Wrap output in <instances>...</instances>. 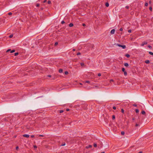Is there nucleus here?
Returning a JSON list of instances; mask_svg holds the SVG:
<instances>
[{"label":"nucleus","mask_w":153,"mask_h":153,"mask_svg":"<svg viewBox=\"0 0 153 153\" xmlns=\"http://www.w3.org/2000/svg\"><path fill=\"white\" fill-rule=\"evenodd\" d=\"M85 82H86V83H90V82L89 81H86Z\"/></svg>","instance_id":"nucleus-29"},{"label":"nucleus","mask_w":153,"mask_h":153,"mask_svg":"<svg viewBox=\"0 0 153 153\" xmlns=\"http://www.w3.org/2000/svg\"><path fill=\"white\" fill-rule=\"evenodd\" d=\"M92 147V145H89L88 146H87L86 147V148H87V149H88V148H91Z\"/></svg>","instance_id":"nucleus-5"},{"label":"nucleus","mask_w":153,"mask_h":153,"mask_svg":"<svg viewBox=\"0 0 153 153\" xmlns=\"http://www.w3.org/2000/svg\"><path fill=\"white\" fill-rule=\"evenodd\" d=\"M150 10L152 11V8L151 7H150L149 8Z\"/></svg>","instance_id":"nucleus-34"},{"label":"nucleus","mask_w":153,"mask_h":153,"mask_svg":"<svg viewBox=\"0 0 153 153\" xmlns=\"http://www.w3.org/2000/svg\"><path fill=\"white\" fill-rule=\"evenodd\" d=\"M152 90H153V88H152Z\"/></svg>","instance_id":"nucleus-60"},{"label":"nucleus","mask_w":153,"mask_h":153,"mask_svg":"<svg viewBox=\"0 0 153 153\" xmlns=\"http://www.w3.org/2000/svg\"><path fill=\"white\" fill-rule=\"evenodd\" d=\"M121 112L122 113H124V110L123 109H121Z\"/></svg>","instance_id":"nucleus-27"},{"label":"nucleus","mask_w":153,"mask_h":153,"mask_svg":"<svg viewBox=\"0 0 153 153\" xmlns=\"http://www.w3.org/2000/svg\"><path fill=\"white\" fill-rule=\"evenodd\" d=\"M124 64L125 66L126 67H128L129 65L127 63H124Z\"/></svg>","instance_id":"nucleus-6"},{"label":"nucleus","mask_w":153,"mask_h":153,"mask_svg":"<svg viewBox=\"0 0 153 153\" xmlns=\"http://www.w3.org/2000/svg\"><path fill=\"white\" fill-rule=\"evenodd\" d=\"M114 81V80L113 79H111L110 81V82H113Z\"/></svg>","instance_id":"nucleus-33"},{"label":"nucleus","mask_w":153,"mask_h":153,"mask_svg":"<svg viewBox=\"0 0 153 153\" xmlns=\"http://www.w3.org/2000/svg\"><path fill=\"white\" fill-rule=\"evenodd\" d=\"M31 137L33 138V137H34V135H31Z\"/></svg>","instance_id":"nucleus-47"},{"label":"nucleus","mask_w":153,"mask_h":153,"mask_svg":"<svg viewBox=\"0 0 153 153\" xmlns=\"http://www.w3.org/2000/svg\"><path fill=\"white\" fill-rule=\"evenodd\" d=\"M65 22L64 21H62L61 22V24H63L65 23Z\"/></svg>","instance_id":"nucleus-28"},{"label":"nucleus","mask_w":153,"mask_h":153,"mask_svg":"<svg viewBox=\"0 0 153 153\" xmlns=\"http://www.w3.org/2000/svg\"><path fill=\"white\" fill-rule=\"evenodd\" d=\"M138 153H142V152L141 151H140Z\"/></svg>","instance_id":"nucleus-56"},{"label":"nucleus","mask_w":153,"mask_h":153,"mask_svg":"<svg viewBox=\"0 0 153 153\" xmlns=\"http://www.w3.org/2000/svg\"><path fill=\"white\" fill-rule=\"evenodd\" d=\"M145 62L147 64H149V63L150 62L149 60H146L145 61Z\"/></svg>","instance_id":"nucleus-7"},{"label":"nucleus","mask_w":153,"mask_h":153,"mask_svg":"<svg viewBox=\"0 0 153 153\" xmlns=\"http://www.w3.org/2000/svg\"><path fill=\"white\" fill-rule=\"evenodd\" d=\"M113 108L115 110V109H116V107H115V106H114V107H113Z\"/></svg>","instance_id":"nucleus-39"},{"label":"nucleus","mask_w":153,"mask_h":153,"mask_svg":"<svg viewBox=\"0 0 153 153\" xmlns=\"http://www.w3.org/2000/svg\"><path fill=\"white\" fill-rule=\"evenodd\" d=\"M105 5L106 7H108L109 6V3L108 2H107L105 4Z\"/></svg>","instance_id":"nucleus-8"},{"label":"nucleus","mask_w":153,"mask_h":153,"mask_svg":"<svg viewBox=\"0 0 153 153\" xmlns=\"http://www.w3.org/2000/svg\"><path fill=\"white\" fill-rule=\"evenodd\" d=\"M80 54V52H78L77 53V55H79Z\"/></svg>","instance_id":"nucleus-38"},{"label":"nucleus","mask_w":153,"mask_h":153,"mask_svg":"<svg viewBox=\"0 0 153 153\" xmlns=\"http://www.w3.org/2000/svg\"><path fill=\"white\" fill-rule=\"evenodd\" d=\"M125 56H126V57H127V58H129L130 56L129 54H126L125 55Z\"/></svg>","instance_id":"nucleus-9"},{"label":"nucleus","mask_w":153,"mask_h":153,"mask_svg":"<svg viewBox=\"0 0 153 153\" xmlns=\"http://www.w3.org/2000/svg\"><path fill=\"white\" fill-rule=\"evenodd\" d=\"M73 51H76V50H75V49H73Z\"/></svg>","instance_id":"nucleus-54"},{"label":"nucleus","mask_w":153,"mask_h":153,"mask_svg":"<svg viewBox=\"0 0 153 153\" xmlns=\"http://www.w3.org/2000/svg\"><path fill=\"white\" fill-rule=\"evenodd\" d=\"M48 76L49 77H51V75H48Z\"/></svg>","instance_id":"nucleus-53"},{"label":"nucleus","mask_w":153,"mask_h":153,"mask_svg":"<svg viewBox=\"0 0 153 153\" xmlns=\"http://www.w3.org/2000/svg\"><path fill=\"white\" fill-rule=\"evenodd\" d=\"M98 76H101V74L100 73H99V74H98Z\"/></svg>","instance_id":"nucleus-30"},{"label":"nucleus","mask_w":153,"mask_h":153,"mask_svg":"<svg viewBox=\"0 0 153 153\" xmlns=\"http://www.w3.org/2000/svg\"><path fill=\"white\" fill-rule=\"evenodd\" d=\"M39 6V4H36V7H38Z\"/></svg>","instance_id":"nucleus-36"},{"label":"nucleus","mask_w":153,"mask_h":153,"mask_svg":"<svg viewBox=\"0 0 153 153\" xmlns=\"http://www.w3.org/2000/svg\"><path fill=\"white\" fill-rule=\"evenodd\" d=\"M23 136L24 137H27V138H28L29 137V135L27 134H24L23 135Z\"/></svg>","instance_id":"nucleus-4"},{"label":"nucleus","mask_w":153,"mask_h":153,"mask_svg":"<svg viewBox=\"0 0 153 153\" xmlns=\"http://www.w3.org/2000/svg\"><path fill=\"white\" fill-rule=\"evenodd\" d=\"M133 106H135V107H136L137 106V105L135 104H134L133 105Z\"/></svg>","instance_id":"nucleus-48"},{"label":"nucleus","mask_w":153,"mask_h":153,"mask_svg":"<svg viewBox=\"0 0 153 153\" xmlns=\"http://www.w3.org/2000/svg\"><path fill=\"white\" fill-rule=\"evenodd\" d=\"M122 71L123 72H124L125 71V69L124 68H122Z\"/></svg>","instance_id":"nucleus-16"},{"label":"nucleus","mask_w":153,"mask_h":153,"mask_svg":"<svg viewBox=\"0 0 153 153\" xmlns=\"http://www.w3.org/2000/svg\"><path fill=\"white\" fill-rule=\"evenodd\" d=\"M124 134H125V132L124 131H121V134L122 135H124Z\"/></svg>","instance_id":"nucleus-17"},{"label":"nucleus","mask_w":153,"mask_h":153,"mask_svg":"<svg viewBox=\"0 0 153 153\" xmlns=\"http://www.w3.org/2000/svg\"><path fill=\"white\" fill-rule=\"evenodd\" d=\"M135 112L136 113H138L139 112V110L138 109H136L135 110Z\"/></svg>","instance_id":"nucleus-15"},{"label":"nucleus","mask_w":153,"mask_h":153,"mask_svg":"<svg viewBox=\"0 0 153 153\" xmlns=\"http://www.w3.org/2000/svg\"><path fill=\"white\" fill-rule=\"evenodd\" d=\"M145 5L146 6H147L148 5V4L147 3H145Z\"/></svg>","instance_id":"nucleus-26"},{"label":"nucleus","mask_w":153,"mask_h":153,"mask_svg":"<svg viewBox=\"0 0 153 153\" xmlns=\"http://www.w3.org/2000/svg\"><path fill=\"white\" fill-rule=\"evenodd\" d=\"M15 50H13L10 51V53H13L15 52Z\"/></svg>","instance_id":"nucleus-18"},{"label":"nucleus","mask_w":153,"mask_h":153,"mask_svg":"<svg viewBox=\"0 0 153 153\" xmlns=\"http://www.w3.org/2000/svg\"><path fill=\"white\" fill-rule=\"evenodd\" d=\"M19 53H14L15 54V56H17L18 54Z\"/></svg>","instance_id":"nucleus-21"},{"label":"nucleus","mask_w":153,"mask_h":153,"mask_svg":"<svg viewBox=\"0 0 153 153\" xmlns=\"http://www.w3.org/2000/svg\"><path fill=\"white\" fill-rule=\"evenodd\" d=\"M13 36V35L11 34L9 36V37L10 38H11Z\"/></svg>","instance_id":"nucleus-22"},{"label":"nucleus","mask_w":153,"mask_h":153,"mask_svg":"<svg viewBox=\"0 0 153 153\" xmlns=\"http://www.w3.org/2000/svg\"><path fill=\"white\" fill-rule=\"evenodd\" d=\"M69 109H67L66 111H69Z\"/></svg>","instance_id":"nucleus-55"},{"label":"nucleus","mask_w":153,"mask_h":153,"mask_svg":"<svg viewBox=\"0 0 153 153\" xmlns=\"http://www.w3.org/2000/svg\"><path fill=\"white\" fill-rule=\"evenodd\" d=\"M65 145V143H63V144H62L61 146H64Z\"/></svg>","instance_id":"nucleus-41"},{"label":"nucleus","mask_w":153,"mask_h":153,"mask_svg":"<svg viewBox=\"0 0 153 153\" xmlns=\"http://www.w3.org/2000/svg\"><path fill=\"white\" fill-rule=\"evenodd\" d=\"M115 30L114 29H112L110 33L111 34H113L114 33Z\"/></svg>","instance_id":"nucleus-3"},{"label":"nucleus","mask_w":153,"mask_h":153,"mask_svg":"<svg viewBox=\"0 0 153 153\" xmlns=\"http://www.w3.org/2000/svg\"><path fill=\"white\" fill-rule=\"evenodd\" d=\"M124 75L125 76H127V72L126 71L124 72Z\"/></svg>","instance_id":"nucleus-12"},{"label":"nucleus","mask_w":153,"mask_h":153,"mask_svg":"<svg viewBox=\"0 0 153 153\" xmlns=\"http://www.w3.org/2000/svg\"><path fill=\"white\" fill-rule=\"evenodd\" d=\"M63 112V110H61L59 112L60 113H62Z\"/></svg>","instance_id":"nucleus-31"},{"label":"nucleus","mask_w":153,"mask_h":153,"mask_svg":"<svg viewBox=\"0 0 153 153\" xmlns=\"http://www.w3.org/2000/svg\"><path fill=\"white\" fill-rule=\"evenodd\" d=\"M62 71H63V70L62 69H60L59 70V72L60 73H62Z\"/></svg>","instance_id":"nucleus-11"},{"label":"nucleus","mask_w":153,"mask_h":153,"mask_svg":"<svg viewBox=\"0 0 153 153\" xmlns=\"http://www.w3.org/2000/svg\"><path fill=\"white\" fill-rule=\"evenodd\" d=\"M34 148H37V146H34Z\"/></svg>","instance_id":"nucleus-49"},{"label":"nucleus","mask_w":153,"mask_h":153,"mask_svg":"<svg viewBox=\"0 0 153 153\" xmlns=\"http://www.w3.org/2000/svg\"><path fill=\"white\" fill-rule=\"evenodd\" d=\"M141 113L142 114H145V112L144 111H142Z\"/></svg>","instance_id":"nucleus-13"},{"label":"nucleus","mask_w":153,"mask_h":153,"mask_svg":"<svg viewBox=\"0 0 153 153\" xmlns=\"http://www.w3.org/2000/svg\"><path fill=\"white\" fill-rule=\"evenodd\" d=\"M48 4H51V1H48Z\"/></svg>","instance_id":"nucleus-25"},{"label":"nucleus","mask_w":153,"mask_h":153,"mask_svg":"<svg viewBox=\"0 0 153 153\" xmlns=\"http://www.w3.org/2000/svg\"><path fill=\"white\" fill-rule=\"evenodd\" d=\"M116 45L119 47H121L123 49H125L126 48V47L125 45H121L118 44H117Z\"/></svg>","instance_id":"nucleus-1"},{"label":"nucleus","mask_w":153,"mask_h":153,"mask_svg":"<svg viewBox=\"0 0 153 153\" xmlns=\"http://www.w3.org/2000/svg\"><path fill=\"white\" fill-rule=\"evenodd\" d=\"M18 148H19V147H18V146H17V147H16V150H17V149H18Z\"/></svg>","instance_id":"nucleus-52"},{"label":"nucleus","mask_w":153,"mask_h":153,"mask_svg":"<svg viewBox=\"0 0 153 153\" xmlns=\"http://www.w3.org/2000/svg\"><path fill=\"white\" fill-rule=\"evenodd\" d=\"M94 145L95 147H97V144L96 143H94Z\"/></svg>","instance_id":"nucleus-20"},{"label":"nucleus","mask_w":153,"mask_h":153,"mask_svg":"<svg viewBox=\"0 0 153 153\" xmlns=\"http://www.w3.org/2000/svg\"><path fill=\"white\" fill-rule=\"evenodd\" d=\"M135 120V118H132V120Z\"/></svg>","instance_id":"nucleus-57"},{"label":"nucleus","mask_w":153,"mask_h":153,"mask_svg":"<svg viewBox=\"0 0 153 153\" xmlns=\"http://www.w3.org/2000/svg\"><path fill=\"white\" fill-rule=\"evenodd\" d=\"M11 51V50L10 49H9L8 50H7V52H8L9 51Z\"/></svg>","instance_id":"nucleus-35"},{"label":"nucleus","mask_w":153,"mask_h":153,"mask_svg":"<svg viewBox=\"0 0 153 153\" xmlns=\"http://www.w3.org/2000/svg\"><path fill=\"white\" fill-rule=\"evenodd\" d=\"M8 14L9 15H12V13L11 12H10L8 13Z\"/></svg>","instance_id":"nucleus-32"},{"label":"nucleus","mask_w":153,"mask_h":153,"mask_svg":"<svg viewBox=\"0 0 153 153\" xmlns=\"http://www.w3.org/2000/svg\"><path fill=\"white\" fill-rule=\"evenodd\" d=\"M128 33H130L131 32V30H128Z\"/></svg>","instance_id":"nucleus-37"},{"label":"nucleus","mask_w":153,"mask_h":153,"mask_svg":"<svg viewBox=\"0 0 153 153\" xmlns=\"http://www.w3.org/2000/svg\"><path fill=\"white\" fill-rule=\"evenodd\" d=\"M139 126V124H137V123H136V125H135V126H136V127H137V126Z\"/></svg>","instance_id":"nucleus-42"},{"label":"nucleus","mask_w":153,"mask_h":153,"mask_svg":"<svg viewBox=\"0 0 153 153\" xmlns=\"http://www.w3.org/2000/svg\"><path fill=\"white\" fill-rule=\"evenodd\" d=\"M129 8V7L128 6H126V8H127V9H128Z\"/></svg>","instance_id":"nucleus-45"},{"label":"nucleus","mask_w":153,"mask_h":153,"mask_svg":"<svg viewBox=\"0 0 153 153\" xmlns=\"http://www.w3.org/2000/svg\"><path fill=\"white\" fill-rule=\"evenodd\" d=\"M115 119V116L114 115H112V119L114 120Z\"/></svg>","instance_id":"nucleus-19"},{"label":"nucleus","mask_w":153,"mask_h":153,"mask_svg":"<svg viewBox=\"0 0 153 153\" xmlns=\"http://www.w3.org/2000/svg\"><path fill=\"white\" fill-rule=\"evenodd\" d=\"M60 153H62V152H61Z\"/></svg>","instance_id":"nucleus-61"},{"label":"nucleus","mask_w":153,"mask_h":153,"mask_svg":"<svg viewBox=\"0 0 153 153\" xmlns=\"http://www.w3.org/2000/svg\"><path fill=\"white\" fill-rule=\"evenodd\" d=\"M65 75H67L68 74V72L67 71H66L65 72Z\"/></svg>","instance_id":"nucleus-23"},{"label":"nucleus","mask_w":153,"mask_h":153,"mask_svg":"<svg viewBox=\"0 0 153 153\" xmlns=\"http://www.w3.org/2000/svg\"><path fill=\"white\" fill-rule=\"evenodd\" d=\"M123 30V29L122 28H120V30L121 31H122Z\"/></svg>","instance_id":"nucleus-46"},{"label":"nucleus","mask_w":153,"mask_h":153,"mask_svg":"<svg viewBox=\"0 0 153 153\" xmlns=\"http://www.w3.org/2000/svg\"><path fill=\"white\" fill-rule=\"evenodd\" d=\"M39 136H40V137H43V136H44V135H43L40 134V135H39Z\"/></svg>","instance_id":"nucleus-43"},{"label":"nucleus","mask_w":153,"mask_h":153,"mask_svg":"<svg viewBox=\"0 0 153 153\" xmlns=\"http://www.w3.org/2000/svg\"><path fill=\"white\" fill-rule=\"evenodd\" d=\"M46 0H44L43 1V3H45L46 2Z\"/></svg>","instance_id":"nucleus-50"},{"label":"nucleus","mask_w":153,"mask_h":153,"mask_svg":"<svg viewBox=\"0 0 153 153\" xmlns=\"http://www.w3.org/2000/svg\"><path fill=\"white\" fill-rule=\"evenodd\" d=\"M148 47L149 48H152V47L151 46H150V45H149L148 46Z\"/></svg>","instance_id":"nucleus-44"},{"label":"nucleus","mask_w":153,"mask_h":153,"mask_svg":"<svg viewBox=\"0 0 153 153\" xmlns=\"http://www.w3.org/2000/svg\"><path fill=\"white\" fill-rule=\"evenodd\" d=\"M82 25L83 26H85V24H82Z\"/></svg>","instance_id":"nucleus-51"},{"label":"nucleus","mask_w":153,"mask_h":153,"mask_svg":"<svg viewBox=\"0 0 153 153\" xmlns=\"http://www.w3.org/2000/svg\"><path fill=\"white\" fill-rule=\"evenodd\" d=\"M149 3H151V1H149Z\"/></svg>","instance_id":"nucleus-59"},{"label":"nucleus","mask_w":153,"mask_h":153,"mask_svg":"<svg viewBox=\"0 0 153 153\" xmlns=\"http://www.w3.org/2000/svg\"><path fill=\"white\" fill-rule=\"evenodd\" d=\"M58 43L57 42H55V46L57 44H58Z\"/></svg>","instance_id":"nucleus-40"},{"label":"nucleus","mask_w":153,"mask_h":153,"mask_svg":"<svg viewBox=\"0 0 153 153\" xmlns=\"http://www.w3.org/2000/svg\"><path fill=\"white\" fill-rule=\"evenodd\" d=\"M149 53L150 54L153 56V52L150 51L149 52Z\"/></svg>","instance_id":"nucleus-14"},{"label":"nucleus","mask_w":153,"mask_h":153,"mask_svg":"<svg viewBox=\"0 0 153 153\" xmlns=\"http://www.w3.org/2000/svg\"><path fill=\"white\" fill-rule=\"evenodd\" d=\"M69 26L70 27H72L73 26V24L72 23H70L69 25Z\"/></svg>","instance_id":"nucleus-10"},{"label":"nucleus","mask_w":153,"mask_h":153,"mask_svg":"<svg viewBox=\"0 0 153 153\" xmlns=\"http://www.w3.org/2000/svg\"><path fill=\"white\" fill-rule=\"evenodd\" d=\"M80 85H82V84L81 83H80L79 84Z\"/></svg>","instance_id":"nucleus-58"},{"label":"nucleus","mask_w":153,"mask_h":153,"mask_svg":"<svg viewBox=\"0 0 153 153\" xmlns=\"http://www.w3.org/2000/svg\"><path fill=\"white\" fill-rule=\"evenodd\" d=\"M147 43V42L146 41H144L141 44V46H143L145 45H146Z\"/></svg>","instance_id":"nucleus-2"},{"label":"nucleus","mask_w":153,"mask_h":153,"mask_svg":"<svg viewBox=\"0 0 153 153\" xmlns=\"http://www.w3.org/2000/svg\"><path fill=\"white\" fill-rule=\"evenodd\" d=\"M80 65H81L82 66H84V63H80Z\"/></svg>","instance_id":"nucleus-24"}]
</instances>
